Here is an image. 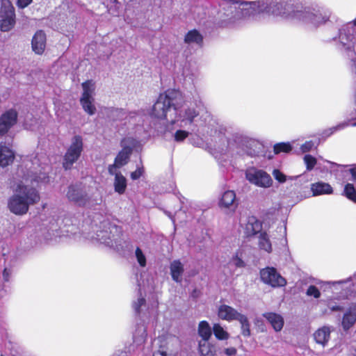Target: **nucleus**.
<instances>
[{"mask_svg":"<svg viewBox=\"0 0 356 356\" xmlns=\"http://www.w3.org/2000/svg\"><path fill=\"white\" fill-rule=\"evenodd\" d=\"M227 19L225 25L234 23L241 17L255 16L260 13L280 17L282 19L302 22L311 27H318L325 23L329 16L314 8L302 9L294 0H258L255 1H229L223 7Z\"/></svg>","mask_w":356,"mask_h":356,"instance_id":"f257e3e1","label":"nucleus"},{"mask_svg":"<svg viewBox=\"0 0 356 356\" xmlns=\"http://www.w3.org/2000/svg\"><path fill=\"white\" fill-rule=\"evenodd\" d=\"M41 158L35 156L33 159H26L18 167L14 177L13 191L14 194L8 203L10 211L16 215H24L29 211L30 205L38 203L40 200L38 191L34 184L47 181L44 163Z\"/></svg>","mask_w":356,"mask_h":356,"instance_id":"f03ea898","label":"nucleus"},{"mask_svg":"<svg viewBox=\"0 0 356 356\" xmlns=\"http://www.w3.org/2000/svg\"><path fill=\"white\" fill-rule=\"evenodd\" d=\"M171 124L176 128H184L191 131H197L204 125L202 117L197 110V102L186 99L181 92V99L176 102Z\"/></svg>","mask_w":356,"mask_h":356,"instance_id":"7ed1b4c3","label":"nucleus"},{"mask_svg":"<svg viewBox=\"0 0 356 356\" xmlns=\"http://www.w3.org/2000/svg\"><path fill=\"white\" fill-rule=\"evenodd\" d=\"M180 99L181 92L175 90H166L159 96L152 107L151 115L158 119H165L172 123L175 104Z\"/></svg>","mask_w":356,"mask_h":356,"instance_id":"20e7f679","label":"nucleus"},{"mask_svg":"<svg viewBox=\"0 0 356 356\" xmlns=\"http://www.w3.org/2000/svg\"><path fill=\"white\" fill-rule=\"evenodd\" d=\"M102 227L103 229L97 230L95 236H91V239L119 250L123 242L121 229L108 222H104Z\"/></svg>","mask_w":356,"mask_h":356,"instance_id":"39448f33","label":"nucleus"},{"mask_svg":"<svg viewBox=\"0 0 356 356\" xmlns=\"http://www.w3.org/2000/svg\"><path fill=\"white\" fill-rule=\"evenodd\" d=\"M66 197L70 202L80 207H93L99 204L102 202L99 194H90L80 184L69 186Z\"/></svg>","mask_w":356,"mask_h":356,"instance_id":"423d86ee","label":"nucleus"},{"mask_svg":"<svg viewBox=\"0 0 356 356\" xmlns=\"http://www.w3.org/2000/svg\"><path fill=\"white\" fill-rule=\"evenodd\" d=\"M136 143V140L131 137L125 138L121 141L122 149L116 156L114 163L108 165V173H115V170H118L128 163Z\"/></svg>","mask_w":356,"mask_h":356,"instance_id":"0eeeda50","label":"nucleus"},{"mask_svg":"<svg viewBox=\"0 0 356 356\" xmlns=\"http://www.w3.org/2000/svg\"><path fill=\"white\" fill-rule=\"evenodd\" d=\"M83 151V139L80 136L72 138L71 144L67 148L63 159V166L65 170L72 168L73 164L79 159Z\"/></svg>","mask_w":356,"mask_h":356,"instance_id":"6e6552de","label":"nucleus"},{"mask_svg":"<svg viewBox=\"0 0 356 356\" xmlns=\"http://www.w3.org/2000/svg\"><path fill=\"white\" fill-rule=\"evenodd\" d=\"M0 18L1 31H9L14 27L15 24V8L9 0L1 1Z\"/></svg>","mask_w":356,"mask_h":356,"instance_id":"1a4fd4ad","label":"nucleus"},{"mask_svg":"<svg viewBox=\"0 0 356 356\" xmlns=\"http://www.w3.org/2000/svg\"><path fill=\"white\" fill-rule=\"evenodd\" d=\"M246 179L252 184L260 188H269L273 179L266 171L254 167L248 168L245 172Z\"/></svg>","mask_w":356,"mask_h":356,"instance_id":"9d476101","label":"nucleus"},{"mask_svg":"<svg viewBox=\"0 0 356 356\" xmlns=\"http://www.w3.org/2000/svg\"><path fill=\"white\" fill-rule=\"evenodd\" d=\"M261 280L273 288L284 286L286 281L273 267H266L260 270Z\"/></svg>","mask_w":356,"mask_h":356,"instance_id":"9b49d317","label":"nucleus"},{"mask_svg":"<svg viewBox=\"0 0 356 356\" xmlns=\"http://www.w3.org/2000/svg\"><path fill=\"white\" fill-rule=\"evenodd\" d=\"M17 121V113L15 109H9L0 117V136L6 134Z\"/></svg>","mask_w":356,"mask_h":356,"instance_id":"f8f14e48","label":"nucleus"},{"mask_svg":"<svg viewBox=\"0 0 356 356\" xmlns=\"http://www.w3.org/2000/svg\"><path fill=\"white\" fill-rule=\"evenodd\" d=\"M218 204L222 209L234 211L238 206L235 192L232 190L225 191L219 200Z\"/></svg>","mask_w":356,"mask_h":356,"instance_id":"ddd939ff","label":"nucleus"},{"mask_svg":"<svg viewBox=\"0 0 356 356\" xmlns=\"http://www.w3.org/2000/svg\"><path fill=\"white\" fill-rule=\"evenodd\" d=\"M244 234L247 236H252L261 230V222L253 216H248L245 222L241 225Z\"/></svg>","mask_w":356,"mask_h":356,"instance_id":"4468645a","label":"nucleus"},{"mask_svg":"<svg viewBox=\"0 0 356 356\" xmlns=\"http://www.w3.org/2000/svg\"><path fill=\"white\" fill-rule=\"evenodd\" d=\"M242 314L236 309L227 305H220L218 309V317L227 321H237Z\"/></svg>","mask_w":356,"mask_h":356,"instance_id":"2eb2a0df","label":"nucleus"},{"mask_svg":"<svg viewBox=\"0 0 356 356\" xmlns=\"http://www.w3.org/2000/svg\"><path fill=\"white\" fill-rule=\"evenodd\" d=\"M33 51L38 55H42L46 47V35L42 31H37L31 41Z\"/></svg>","mask_w":356,"mask_h":356,"instance_id":"dca6fc26","label":"nucleus"},{"mask_svg":"<svg viewBox=\"0 0 356 356\" xmlns=\"http://www.w3.org/2000/svg\"><path fill=\"white\" fill-rule=\"evenodd\" d=\"M356 323V304L351 305L344 312L341 325L345 331L350 330Z\"/></svg>","mask_w":356,"mask_h":356,"instance_id":"f3484780","label":"nucleus"},{"mask_svg":"<svg viewBox=\"0 0 356 356\" xmlns=\"http://www.w3.org/2000/svg\"><path fill=\"white\" fill-rule=\"evenodd\" d=\"M115 173H109L111 175L115 176L113 186L116 193L120 195L124 194L127 188V179L118 170H115Z\"/></svg>","mask_w":356,"mask_h":356,"instance_id":"a211bd4d","label":"nucleus"},{"mask_svg":"<svg viewBox=\"0 0 356 356\" xmlns=\"http://www.w3.org/2000/svg\"><path fill=\"white\" fill-rule=\"evenodd\" d=\"M331 329L328 326H323L318 329L314 334L315 341L325 346L330 339Z\"/></svg>","mask_w":356,"mask_h":356,"instance_id":"6ab92c4d","label":"nucleus"},{"mask_svg":"<svg viewBox=\"0 0 356 356\" xmlns=\"http://www.w3.org/2000/svg\"><path fill=\"white\" fill-rule=\"evenodd\" d=\"M14 152L4 145L0 144V166L6 167L13 163Z\"/></svg>","mask_w":356,"mask_h":356,"instance_id":"aec40b11","label":"nucleus"},{"mask_svg":"<svg viewBox=\"0 0 356 356\" xmlns=\"http://www.w3.org/2000/svg\"><path fill=\"white\" fill-rule=\"evenodd\" d=\"M313 195H329L333 192L332 187L327 183L318 181L311 185Z\"/></svg>","mask_w":356,"mask_h":356,"instance_id":"412c9836","label":"nucleus"},{"mask_svg":"<svg viewBox=\"0 0 356 356\" xmlns=\"http://www.w3.org/2000/svg\"><path fill=\"white\" fill-rule=\"evenodd\" d=\"M264 317L270 323L275 331H280L284 326V319L280 314L273 312L264 314Z\"/></svg>","mask_w":356,"mask_h":356,"instance_id":"4be33fe9","label":"nucleus"},{"mask_svg":"<svg viewBox=\"0 0 356 356\" xmlns=\"http://www.w3.org/2000/svg\"><path fill=\"white\" fill-rule=\"evenodd\" d=\"M170 269L172 280L177 283H181L184 273V265L180 261L175 260L171 262Z\"/></svg>","mask_w":356,"mask_h":356,"instance_id":"5701e85b","label":"nucleus"},{"mask_svg":"<svg viewBox=\"0 0 356 356\" xmlns=\"http://www.w3.org/2000/svg\"><path fill=\"white\" fill-rule=\"evenodd\" d=\"M184 42L190 45L201 46L203 42V36L197 30H191L186 34Z\"/></svg>","mask_w":356,"mask_h":356,"instance_id":"b1692460","label":"nucleus"},{"mask_svg":"<svg viewBox=\"0 0 356 356\" xmlns=\"http://www.w3.org/2000/svg\"><path fill=\"white\" fill-rule=\"evenodd\" d=\"M198 351L201 356H215L216 354V346L208 341L198 342Z\"/></svg>","mask_w":356,"mask_h":356,"instance_id":"393cba45","label":"nucleus"},{"mask_svg":"<svg viewBox=\"0 0 356 356\" xmlns=\"http://www.w3.org/2000/svg\"><path fill=\"white\" fill-rule=\"evenodd\" d=\"M83 92L81 98L94 99L95 95V83L89 80L82 83Z\"/></svg>","mask_w":356,"mask_h":356,"instance_id":"a878e982","label":"nucleus"},{"mask_svg":"<svg viewBox=\"0 0 356 356\" xmlns=\"http://www.w3.org/2000/svg\"><path fill=\"white\" fill-rule=\"evenodd\" d=\"M197 331L199 336L202 338L201 341H209L212 334L211 327L206 321L200 322Z\"/></svg>","mask_w":356,"mask_h":356,"instance_id":"bb28decb","label":"nucleus"},{"mask_svg":"<svg viewBox=\"0 0 356 356\" xmlns=\"http://www.w3.org/2000/svg\"><path fill=\"white\" fill-rule=\"evenodd\" d=\"M258 245L261 250L268 253L272 251V245L269 236L266 232H261L259 236Z\"/></svg>","mask_w":356,"mask_h":356,"instance_id":"cd10ccee","label":"nucleus"},{"mask_svg":"<svg viewBox=\"0 0 356 356\" xmlns=\"http://www.w3.org/2000/svg\"><path fill=\"white\" fill-rule=\"evenodd\" d=\"M95 99H80V103L83 109L88 115H92L96 113V107L94 104Z\"/></svg>","mask_w":356,"mask_h":356,"instance_id":"c85d7f7f","label":"nucleus"},{"mask_svg":"<svg viewBox=\"0 0 356 356\" xmlns=\"http://www.w3.org/2000/svg\"><path fill=\"white\" fill-rule=\"evenodd\" d=\"M102 3L107 8L108 13L113 15H118V10L121 7L120 0H103Z\"/></svg>","mask_w":356,"mask_h":356,"instance_id":"c756f323","label":"nucleus"},{"mask_svg":"<svg viewBox=\"0 0 356 356\" xmlns=\"http://www.w3.org/2000/svg\"><path fill=\"white\" fill-rule=\"evenodd\" d=\"M241 324V334L245 337L250 336V323L248 317L245 314L240 316V318L237 320Z\"/></svg>","mask_w":356,"mask_h":356,"instance_id":"7c9ffc66","label":"nucleus"},{"mask_svg":"<svg viewBox=\"0 0 356 356\" xmlns=\"http://www.w3.org/2000/svg\"><path fill=\"white\" fill-rule=\"evenodd\" d=\"M145 305H146L145 298L140 293V294H138L136 300H133L132 308L136 314L140 315L142 312L143 307H145Z\"/></svg>","mask_w":356,"mask_h":356,"instance_id":"2f4dec72","label":"nucleus"},{"mask_svg":"<svg viewBox=\"0 0 356 356\" xmlns=\"http://www.w3.org/2000/svg\"><path fill=\"white\" fill-rule=\"evenodd\" d=\"M213 332L218 340H226L229 337V334L218 323L213 325Z\"/></svg>","mask_w":356,"mask_h":356,"instance_id":"473e14b6","label":"nucleus"},{"mask_svg":"<svg viewBox=\"0 0 356 356\" xmlns=\"http://www.w3.org/2000/svg\"><path fill=\"white\" fill-rule=\"evenodd\" d=\"M248 147L250 149H248L246 153L251 156H255L260 153L262 145L256 141H250L248 143Z\"/></svg>","mask_w":356,"mask_h":356,"instance_id":"72a5a7b5","label":"nucleus"},{"mask_svg":"<svg viewBox=\"0 0 356 356\" xmlns=\"http://www.w3.org/2000/svg\"><path fill=\"white\" fill-rule=\"evenodd\" d=\"M190 131H191L184 128H179V129L176 130L173 134L174 140L176 142H182L188 136Z\"/></svg>","mask_w":356,"mask_h":356,"instance_id":"f704fd0d","label":"nucleus"},{"mask_svg":"<svg viewBox=\"0 0 356 356\" xmlns=\"http://www.w3.org/2000/svg\"><path fill=\"white\" fill-rule=\"evenodd\" d=\"M274 152L277 154L281 152L288 153L292 149V147L289 143H280L274 145Z\"/></svg>","mask_w":356,"mask_h":356,"instance_id":"c9c22d12","label":"nucleus"},{"mask_svg":"<svg viewBox=\"0 0 356 356\" xmlns=\"http://www.w3.org/2000/svg\"><path fill=\"white\" fill-rule=\"evenodd\" d=\"M343 194L349 200L356 202V190L351 184H347L344 187Z\"/></svg>","mask_w":356,"mask_h":356,"instance_id":"e433bc0d","label":"nucleus"},{"mask_svg":"<svg viewBox=\"0 0 356 356\" xmlns=\"http://www.w3.org/2000/svg\"><path fill=\"white\" fill-rule=\"evenodd\" d=\"M147 334L145 328L143 326L139 327L134 335V341L138 344L143 343L145 341Z\"/></svg>","mask_w":356,"mask_h":356,"instance_id":"4c0bfd02","label":"nucleus"},{"mask_svg":"<svg viewBox=\"0 0 356 356\" xmlns=\"http://www.w3.org/2000/svg\"><path fill=\"white\" fill-rule=\"evenodd\" d=\"M349 125L348 122H341L337 126L332 127L324 131L323 134L325 136L328 137L337 131L341 130Z\"/></svg>","mask_w":356,"mask_h":356,"instance_id":"58836bf2","label":"nucleus"},{"mask_svg":"<svg viewBox=\"0 0 356 356\" xmlns=\"http://www.w3.org/2000/svg\"><path fill=\"white\" fill-rule=\"evenodd\" d=\"M36 124H37V120L35 118H33V116L31 114H29L26 115V117L24 120V127L26 129L34 130Z\"/></svg>","mask_w":356,"mask_h":356,"instance_id":"ea45409f","label":"nucleus"},{"mask_svg":"<svg viewBox=\"0 0 356 356\" xmlns=\"http://www.w3.org/2000/svg\"><path fill=\"white\" fill-rule=\"evenodd\" d=\"M304 162L306 165L307 170H312L316 164V159L310 154H306L304 156Z\"/></svg>","mask_w":356,"mask_h":356,"instance_id":"a19ab883","label":"nucleus"},{"mask_svg":"<svg viewBox=\"0 0 356 356\" xmlns=\"http://www.w3.org/2000/svg\"><path fill=\"white\" fill-rule=\"evenodd\" d=\"M135 255L139 265L141 267H145L146 266V257L140 248H137L136 249Z\"/></svg>","mask_w":356,"mask_h":356,"instance_id":"79ce46f5","label":"nucleus"},{"mask_svg":"<svg viewBox=\"0 0 356 356\" xmlns=\"http://www.w3.org/2000/svg\"><path fill=\"white\" fill-rule=\"evenodd\" d=\"M272 175L275 180L282 184L284 183L287 179L286 176L277 169L273 170Z\"/></svg>","mask_w":356,"mask_h":356,"instance_id":"37998d69","label":"nucleus"},{"mask_svg":"<svg viewBox=\"0 0 356 356\" xmlns=\"http://www.w3.org/2000/svg\"><path fill=\"white\" fill-rule=\"evenodd\" d=\"M144 173V168L142 165H138L135 171L131 173V178L133 180L138 179Z\"/></svg>","mask_w":356,"mask_h":356,"instance_id":"c03bdc74","label":"nucleus"},{"mask_svg":"<svg viewBox=\"0 0 356 356\" xmlns=\"http://www.w3.org/2000/svg\"><path fill=\"white\" fill-rule=\"evenodd\" d=\"M306 293L307 296H314L315 298H318L321 296V292L315 286H309Z\"/></svg>","mask_w":356,"mask_h":356,"instance_id":"a18cd8bd","label":"nucleus"},{"mask_svg":"<svg viewBox=\"0 0 356 356\" xmlns=\"http://www.w3.org/2000/svg\"><path fill=\"white\" fill-rule=\"evenodd\" d=\"M13 271L10 268H5L3 271V280L4 282H8L10 281Z\"/></svg>","mask_w":356,"mask_h":356,"instance_id":"49530a36","label":"nucleus"},{"mask_svg":"<svg viewBox=\"0 0 356 356\" xmlns=\"http://www.w3.org/2000/svg\"><path fill=\"white\" fill-rule=\"evenodd\" d=\"M314 146V144L312 141H307L301 146V150L302 152H309Z\"/></svg>","mask_w":356,"mask_h":356,"instance_id":"de8ad7c7","label":"nucleus"},{"mask_svg":"<svg viewBox=\"0 0 356 356\" xmlns=\"http://www.w3.org/2000/svg\"><path fill=\"white\" fill-rule=\"evenodd\" d=\"M33 0H17V5L20 8H24L27 7Z\"/></svg>","mask_w":356,"mask_h":356,"instance_id":"09e8293b","label":"nucleus"},{"mask_svg":"<svg viewBox=\"0 0 356 356\" xmlns=\"http://www.w3.org/2000/svg\"><path fill=\"white\" fill-rule=\"evenodd\" d=\"M224 352L227 355L232 356V355H235L236 354L237 350L235 348L231 347V348H227L225 349Z\"/></svg>","mask_w":356,"mask_h":356,"instance_id":"8fccbe9b","label":"nucleus"},{"mask_svg":"<svg viewBox=\"0 0 356 356\" xmlns=\"http://www.w3.org/2000/svg\"><path fill=\"white\" fill-rule=\"evenodd\" d=\"M234 264L236 266H238V267L243 266V262L241 259L236 257L235 259H234Z\"/></svg>","mask_w":356,"mask_h":356,"instance_id":"3c124183","label":"nucleus"},{"mask_svg":"<svg viewBox=\"0 0 356 356\" xmlns=\"http://www.w3.org/2000/svg\"><path fill=\"white\" fill-rule=\"evenodd\" d=\"M350 173L352 176V180L356 181V168H351L350 170Z\"/></svg>","mask_w":356,"mask_h":356,"instance_id":"603ef678","label":"nucleus"},{"mask_svg":"<svg viewBox=\"0 0 356 356\" xmlns=\"http://www.w3.org/2000/svg\"><path fill=\"white\" fill-rule=\"evenodd\" d=\"M153 356H167V354L163 350H158L154 353Z\"/></svg>","mask_w":356,"mask_h":356,"instance_id":"864d4df0","label":"nucleus"},{"mask_svg":"<svg viewBox=\"0 0 356 356\" xmlns=\"http://www.w3.org/2000/svg\"><path fill=\"white\" fill-rule=\"evenodd\" d=\"M356 280V273L353 275V277L348 278V280H346V281H340V282H339V283L347 282H348L350 280Z\"/></svg>","mask_w":356,"mask_h":356,"instance_id":"5fc2aeb1","label":"nucleus"},{"mask_svg":"<svg viewBox=\"0 0 356 356\" xmlns=\"http://www.w3.org/2000/svg\"><path fill=\"white\" fill-rule=\"evenodd\" d=\"M339 309H340V307H339V306L334 307L332 308V310H335V311H337V310H339Z\"/></svg>","mask_w":356,"mask_h":356,"instance_id":"6e6d98bb","label":"nucleus"},{"mask_svg":"<svg viewBox=\"0 0 356 356\" xmlns=\"http://www.w3.org/2000/svg\"><path fill=\"white\" fill-rule=\"evenodd\" d=\"M329 163H330L332 165H338L337 163H332V162H330V161H327Z\"/></svg>","mask_w":356,"mask_h":356,"instance_id":"4d7b16f0","label":"nucleus"},{"mask_svg":"<svg viewBox=\"0 0 356 356\" xmlns=\"http://www.w3.org/2000/svg\"><path fill=\"white\" fill-rule=\"evenodd\" d=\"M351 126H353V127H356V122L352 123V124H351Z\"/></svg>","mask_w":356,"mask_h":356,"instance_id":"13d9d810","label":"nucleus"}]
</instances>
